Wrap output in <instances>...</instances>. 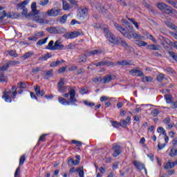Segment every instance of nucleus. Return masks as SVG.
<instances>
[{
    "label": "nucleus",
    "instance_id": "49",
    "mask_svg": "<svg viewBox=\"0 0 177 177\" xmlns=\"http://www.w3.org/2000/svg\"><path fill=\"white\" fill-rule=\"evenodd\" d=\"M68 1L70 2V3H71V5H73V6H74L76 8H78V1L75 0H68Z\"/></svg>",
    "mask_w": 177,
    "mask_h": 177
},
{
    "label": "nucleus",
    "instance_id": "20",
    "mask_svg": "<svg viewBox=\"0 0 177 177\" xmlns=\"http://www.w3.org/2000/svg\"><path fill=\"white\" fill-rule=\"evenodd\" d=\"M118 64L119 66H131V61H127V60H122V61H118Z\"/></svg>",
    "mask_w": 177,
    "mask_h": 177
},
{
    "label": "nucleus",
    "instance_id": "10",
    "mask_svg": "<svg viewBox=\"0 0 177 177\" xmlns=\"http://www.w3.org/2000/svg\"><path fill=\"white\" fill-rule=\"evenodd\" d=\"M110 81H113V76L111 75H106L104 78H101L100 80V84H106L107 82H110Z\"/></svg>",
    "mask_w": 177,
    "mask_h": 177
},
{
    "label": "nucleus",
    "instance_id": "39",
    "mask_svg": "<svg viewBox=\"0 0 177 177\" xmlns=\"http://www.w3.org/2000/svg\"><path fill=\"white\" fill-rule=\"evenodd\" d=\"M53 75V70H50L46 72V75H44L45 80H48L47 77H52Z\"/></svg>",
    "mask_w": 177,
    "mask_h": 177
},
{
    "label": "nucleus",
    "instance_id": "31",
    "mask_svg": "<svg viewBox=\"0 0 177 177\" xmlns=\"http://www.w3.org/2000/svg\"><path fill=\"white\" fill-rule=\"evenodd\" d=\"M71 142L73 145H76V146H77V147H79L78 150H81V146H82V142L75 140H72Z\"/></svg>",
    "mask_w": 177,
    "mask_h": 177
},
{
    "label": "nucleus",
    "instance_id": "5",
    "mask_svg": "<svg viewBox=\"0 0 177 177\" xmlns=\"http://www.w3.org/2000/svg\"><path fill=\"white\" fill-rule=\"evenodd\" d=\"M3 95H2V99H4L5 102H7L8 103H12V97H10V93L13 94V92H12V91H6V90H5L3 92Z\"/></svg>",
    "mask_w": 177,
    "mask_h": 177
},
{
    "label": "nucleus",
    "instance_id": "54",
    "mask_svg": "<svg viewBox=\"0 0 177 177\" xmlns=\"http://www.w3.org/2000/svg\"><path fill=\"white\" fill-rule=\"evenodd\" d=\"M6 17L8 19H15V13L14 12H8L6 15Z\"/></svg>",
    "mask_w": 177,
    "mask_h": 177
},
{
    "label": "nucleus",
    "instance_id": "55",
    "mask_svg": "<svg viewBox=\"0 0 177 177\" xmlns=\"http://www.w3.org/2000/svg\"><path fill=\"white\" fill-rule=\"evenodd\" d=\"M151 114L153 115V117H157V115L160 114V111H158V109H155L151 112Z\"/></svg>",
    "mask_w": 177,
    "mask_h": 177
},
{
    "label": "nucleus",
    "instance_id": "56",
    "mask_svg": "<svg viewBox=\"0 0 177 177\" xmlns=\"http://www.w3.org/2000/svg\"><path fill=\"white\" fill-rule=\"evenodd\" d=\"M10 56H12V57H17L18 55L16 53L15 50H11L9 51Z\"/></svg>",
    "mask_w": 177,
    "mask_h": 177
},
{
    "label": "nucleus",
    "instance_id": "60",
    "mask_svg": "<svg viewBox=\"0 0 177 177\" xmlns=\"http://www.w3.org/2000/svg\"><path fill=\"white\" fill-rule=\"evenodd\" d=\"M45 35L44 31H40L35 34V37H39L40 38H42Z\"/></svg>",
    "mask_w": 177,
    "mask_h": 177
},
{
    "label": "nucleus",
    "instance_id": "53",
    "mask_svg": "<svg viewBox=\"0 0 177 177\" xmlns=\"http://www.w3.org/2000/svg\"><path fill=\"white\" fill-rule=\"evenodd\" d=\"M84 103L85 106H88V107H93L95 106V102H89L87 100H84Z\"/></svg>",
    "mask_w": 177,
    "mask_h": 177
},
{
    "label": "nucleus",
    "instance_id": "34",
    "mask_svg": "<svg viewBox=\"0 0 177 177\" xmlns=\"http://www.w3.org/2000/svg\"><path fill=\"white\" fill-rule=\"evenodd\" d=\"M142 80L143 82H151L153 81V77L150 76H144Z\"/></svg>",
    "mask_w": 177,
    "mask_h": 177
},
{
    "label": "nucleus",
    "instance_id": "1",
    "mask_svg": "<svg viewBox=\"0 0 177 177\" xmlns=\"http://www.w3.org/2000/svg\"><path fill=\"white\" fill-rule=\"evenodd\" d=\"M104 34L111 44L118 46L121 44L124 49H129V45H128L126 41L122 40L120 37H115L107 28H104Z\"/></svg>",
    "mask_w": 177,
    "mask_h": 177
},
{
    "label": "nucleus",
    "instance_id": "3",
    "mask_svg": "<svg viewBox=\"0 0 177 177\" xmlns=\"http://www.w3.org/2000/svg\"><path fill=\"white\" fill-rule=\"evenodd\" d=\"M122 23H124L126 26V28L124 29V32H122V34L123 36L125 37V38H127V39H132V35L131 32L133 31V27L131 25V24L128 21H125L122 19Z\"/></svg>",
    "mask_w": 177,
    "mask_h": 177
},
{
    "label": "nucleus",
    "instance_id": "18",
    "mask_svg": "<svg viewBox=\"0 0 177 177\" xmlns=\"http://www.w3.org/2000/svg\"><path fill=\"white\" fill-rule=\"evenodd\" d=\"M163 12L164 13H166V15H171V13H175L176 10L169 7V6H167Z\"/></svg>",
    "mask_w": 177,
    "mask_h": 177
},
{
    "label": "nucleus",
    "instance_id": "38",
    "mask_svg": "<svg viewBox=\"0 0 177 177\" xmlns=\"http://www.w3.org/2000/svg\"><path fill=\"white\" fill-rule=\"evenodd\" d=\"M76 172H79L80 177H84V167H79L76 169Z\"/></svg>",
    "mask_w": 177,
    "mask_h": 177
},
{
    "label": "nucleus",
    "instance_id": "15",
    "mask_svg": "<svg viewBox=\"0 0 177 177\" xmlns=\"http://www.w3.org/2000/svg\"><path fill=\"white\" fill-rule=\"evenodd\" d=\"M29 3H30V0H24V1L19 3H17V6L18 9H24L26 8V6L28 5Z\"/></svg>",
    "mask_w": 177,
    "mask_h": 177
},
{
    "label": "nucleus",
    "instance_id": "33",
    "mask_svg": "<svg viewBox=\"0 0 177 177\" xmlns=\"http://www.w3.org/2000/svg\"><path fill=\"white\" fill-rule=\"evenodd\" d=\"M50 57H52V54H50V53H47V54H46V55H43L42 57H40L39 58V60H46L47 59H49V58H50Z\"/></svg>",
    "mask_w": 177,
    "mask_h": 177
},
{
    "label": "nucleus",
    "instance_id": "44",
    "mask_svg": "<svg viewBox=\"0 0 177 177\" xmlns=\"http://www.w3.org/2000/svg\"><path fill=\"white\" fill-rule=\"evenodd\" d=\"M7 64L8 65V67H10V66H16V64H20V62L19 61H9Z\"/></svg>",
    "mask_w": 177,
    "mask_h": 177
},
{
    "label": "nucleus",
    "instance_id": "30",
    "mask_svg": "<svg viewBox=\"0 0 177 177\" xmlns=\"http://www.w3.org/2000/svg\"><path fill=\"white\" fill-rule=\"evenodd\" d=\"M87 10H85V9H82L80 11V17H82V19H85V17H86L87 16Z\"/></svg>",
    "mask_w": 177,
    "mask_h": 177
},
{
    "label": "nucleus",
    "instance_id": "25",
    "mask_svg": "<svg viewBox=\"0 0 177 177\" xmlns=\"http://www.w3.org/2000/svg\"><path fill=\"white\" fill-rule=\"evenodd\" d=\"M167 6L168 5L161 2H159L157 4V7L158 8V9H160V10H162V12L165 10Z\"/></svg>",
    "mask_w": 177,
    "mask_h": 177
},
{
    "label": "nucleus",
    "instance_id": "14",
    "mask_svg": "<svg viewBox=\"0 0 177 177\" xmlns=\"http://www.w3.org/2000/svg\"><path fill=\"white\" fill-rule=\"evenodd\" d=\"M133 164L136 167V168H137V169H139L140 171H142V169H145V165L141 162L134 160L133 162Z\"/></svg>",
    "mask_w": 177,
    "mask_h": 177
},
{
    "label": "nucleus",
    "instance_id": "22",
    "mask_svg": "<svg viewBox=\"0 0 177 177\" xmlns=\"http://www.w3.org/2000/svg\"><path fill=\"white\" fill-rule=\"evenodd\" d=\"M114 26L115 27V28L118 29V31H120V32H121V34H122V32H124V31H125V28H122V26L118 24H117V22H114L113 23Z\"/></svg>",
    "mask_w": 177,
    "mask_h": 177
},
{
    "label": "nucleus",
    "instance_id": "27",
    "mask_svg": "<svg viewBox=\"0 0 177 177\" xmlns=\"http://www.w3.org/2000/svg\"><path fill=\"white\" fill-rule=\"evenodd\" d=\"M48 41V37L45 38V39H39L36 45L39 46H42V45H44V44H46V41Z\"/></svg>",
    "mask_w": 177,
    "mask_h": 177
},
{
    "label": "nucleus",
    "instance_id": "41",
    "mask_svg": "<svg viewBox=\"0 0 177 177\" xmlns=\"http://www.w3.org/2000/svg\"><path fill=\"white\" fill-rule=\"evenodd\" d=\"M8 77L5 76L3 73H0V82H6Z\"/></svg>",
    "mask_w": 177,
    "mask_h": 177
},
{
    "label": "nucleus",
    "instance_id": "32",
    "mask_svg": "<svg viewBox=\"0 0 177 177\" xmlns=\"http://www.w3.org/2000/svg\"><path fill=\"white\" fill-rule=\"evenodd\" d=\"M59 21L61 24H66V21H67V15H64L59 18Z\"/></svg>",
    "mask_w": 177,
    "mask_h": 177
},
{
    "label": "nucleus",
    "instance_id": "8",
    "mask_svg": "<svg viewBox=\"0 0 177 177\" xmlns=\"http://www.w3.org/2000/svg\"><path fill=\"white\" fill-rule=\"evenodd\" d=\"M64 45L62 44V40L58 39L54 44V50H63Z\"/></svg>",
    "mask_w": 177,
    "mask_h": 177
},
{
    "label": "nucleus",
    "instance_id": "52",
    "mask_svg": "<svg viewBox=\"0 0 177 177\" xmlns=\"http://www.w3.org/2000/svg\"><path fill=\"white\" fill-rule=\"evenodd\" d=\"M48 136V134H42L39 138V140H38V142H37V145H39V142H44L45 138Z\"/></svg>",
    "mask_w": 177,
    "mask_h": 177
},
{
    "label": "nucleus",
    "instance_id": "12",
    "mask_svg": "<svg viewBox=\"0 0 177 177\" xmlns=\"http://www.w3.org/2000/svg\"><path fill=\"white\" fill-rule=\"evenodd\" d=\"M100 53H103V50H91L87 51L86 53V55L87 56H95V55H100Z\"/></svg>",
    "mask_w": 177,
    "mask_h": 177
},
{
    "label": "nucleus",
    "instance_id": "42",
    "mask_svg": "<svg viewBox=\"0 0 177 177\" xmlns=\"http://www.w3.org/2000/svg\"><path fill=\"white\" fill-rule=\"evenodd\" d=\"M165 98L167 103H172V95L167 94L165 95Z\"/></svg>",
    "mask_w": 177,
    "mask_h": 177
},
{
    "label": "nucleus",
    "instance_id": "47",
    "mask_svg": "<svg viewBox=\"0 0 177 177\" xmlns=\"http://www.w3.org/2000/svg\"><path fill=\"white\" fill-rule=\"evenodd\" d=\"M5 17H6V11L3 10L0 12V20L2 21Z\"/></svg>",
    "mask_w": 177,
    "mask_h": 177
},
{
    "label": "nucleus",
    "instance_id": "63",
    "mask_svg": "<svg viewBox=\"0 0 177 177\" xmlns=\"http://www.w3.org/2000/svg\"><path fill=\"white\" fill-rule=\"evenodd\" d=\"M64 38H66L67 39H73L71 37V33L66 32L63 35Z\"/></svg>",
    "mask_w": 177,
    "mask_h": 177
},
{
    "label": "nucleus",
    "instance_id": "6",
    "mask_svg": "<svg viewBox=\"0 0 177 177\" xmlns=\"http://www.w3.org/2000/svg\"><path fill=\"white\" fill-rule=\"evenodd\" d=\"M32 10L29 12L28 16H37L39 14V10H37V3L33 2L31 4Z\"/></svg>",
    "mask_w": 177,
    "mask_h": 177
},
{
    "label": "nucleus",
    "instance_id": "16",
    "mask_svg": "<svg viewBox=\"0 0 177 177\" xmlns=\"http://www.w3.org/2000/svg\"><path fill=\"white\" fill-rule=\"evenodd\" d=\"M147 49H150V50H160L161 49V46L157 44L148 45Z\"/></svg>",
    "mask_w": 177,
    "mask_h": 177
},
{
    "label": "nucleus",
    "instance_id": "58",
    "mask_svg": "<svg viewBox=\"0 0 177 177\" xmlns=\"http://www.w3.org/2000/svg\"><path fill=\"white\" fill-rule=\"evenodd\" d=\"M64 86V78H62L57 84V88Z\"/></svg>",
    "mask_w": 177,
    "mask_h": 177
},
{
    "label": "nucleus",
    "instance_id": "45",
    "mask_svg": "<svg viewBox=\"0 0 177 177\" xmlns=\"http://www.w3.org/2000/svg\"><path fill=\"white\" fill-rule=\"evenodd\" d=\"M24 161H26V155H22L19 158V167L24 164Z\"/></svg>",
    "mask_w": 177,
    "mask_h": 177
},
{
    "label": "nucleus",
    "instance_id": "61",
    "mask_svg": "<svg viewBox=\"0 0 177 177\" xmlns=\"http://www.w3.org/2000/svg\"><path fill=\"white\" fill-rule=\"evenodd\" d=\"M166 71L169 73V74H174V73H175V70L171 67L166 68Z\"/></svg>",
    "mask_w": 177,
    "mask_h": 177
},
{
    "label": "nucleus",
    "instance_id": "19",
    "mask_svg": "<svg viewBox=\"0 0 177 177\" xmlns=\"http://www.w3.org/2000/svg\"><path fill=\"white\" fill-rule=\"evenodd\" d=\"M46 49L55 50V41L53 40L50 41L48 44L46 46Z\"/></svg>",
    "mask_w": 177,
    "mask_h": 177
},
{
    "label": "nucleus",
    "instance_id": "17",
    "mask_svg": "<svg viewBox=\"0 0 177 177\" xmlns=\"http://www.w3.org/2000/svg\"><path fill=\"white\" fill-rule=\"evenodd\" d=\"M72 8L73 6H71L70 3H67V1L64 0L62 1V8L64 10H70Z\"/></svg>",
    "mask_w": 177,
    "mask_h": 177
},
{
    "label": "nucleus",
    "instance_id": "7",
    "mask_svg": "<svg viewBox=\"0 0 177 177\" xmlns=\"http://www.w3.org/2000/svg\"><path fill=\"white\" fill-rule=\"evenodd\" d=\"M130 74L132 75H136L137 77H145L143 71L138 70V68H133L129 71Z\"/></svg>",
    "mask_w": 177,
    "mask_h": 177
},
{
    "label": "nucleus",
    "instance_id": "13",
    "mask_svg": "<svg viewBox=\"0 0 177 177\" xmlns=\"http://www.w3.org/2000/svg\"><path fill=\"white\" fill-rule=\"evenodd\" d=\"M88 55L85 53L81 54L77 57V63H86L88 59Z\"/></svg>",
    "mask_w": 177,
    "mask_h": 177
},
{
    "label": "nucleus",
    "instance_id": "21",
    "mask_svg": "<svg viewBox=\"0 0 177 177\" xmlns=\"http://www.w3.org/2000/svg\"><path fill=\"white\" fill-rule=\"evenodd\" d=\"M131 38H134V39H143V36L138 33H135L134 30H133V32H131Z\"/></svg>",
    "mask_w": 177,
    "mask_h": 177
},
{
    "label": "nucleus",
    "instance_id": "50",
    "mask_svg": "<svg viewBox=\"0 0 177 177\" xmlns=\"http://www.w3.org/2000/svg\"><path fill=\"white\" fill-rule=\"evenodd\" d=\"M18 85L21 89H26V88H27V85L24 82H20L18 83Z\"/></svg>",
    "mask_w": 177,
    "mask_h": 177
},
{
    "label": "nucleus",
    "instance_id": "28",
    "mask_svg": "<svg viewBox=\"0 0 177 177\" xmlns=\"http://www.w3.org/2000/svg\"><path fill=\"white\" fill-rule=\"evenodd\" d=\"M34 21H36V23H39V24H44V19H39V16H35L33 17Z\"/></svg>",
    "mask_w": 177,
    "mask_h": 177
},
{
    "label": "nucleus",
    "instance_id": "51",
    "mask_svg": "<svg viewBox=\"0 0 177 177\" xmlns=\"http://www.w3.org/2000/svg\"><path fill=\"white\" fill-rule=\"evenodd\" d=\"M66 32V29L64 28H57L56 34H64Z\"/></svg>",
    "mask_w": 177,
    "mask_h": 177
},
{
    "label": "nucleus",
    "instance_id": "26",
    "mask_svg": "<svg viewBox=\"0 0 177 177\" xmlns=\"http://www.w3.org/2000/svg\"><path fill=\"white\" fill-rule=\"evenodd\" d=\"M175 167L174 162H167L165 165V169H171V168H174Z\"/></svg>",
    "mask_w": 177,
    "mask_h": 177
},
{
    "label": "nucleus",
    "instance_id": "40",
    "mask_svg": "<svg viewBox=\"0 0 177 177\" xmlns=\"http://www.w3.org/2000/svg\"><path fill=\"white\" fill-rule=\"evenodd\" d=\"M57 28L56 27H50V28L47 29V31L50 32V34H56Z\"/></svg>",
    "mask_w": 177,
    "mask_h": 177
},
{
    "label": "nucleus",
    "instance_id": "62",
    "mask_svg": "<svg viewBox=\"0 0 177 177\" xmlns=\"http://www.w3.org/2000/svg\"><path fill=\"white\" fill-rule=\"evenodd\" d=\"M164 77H165V75L162 74V73H160L159 74L158 76H157V80L158 81H162L164 80Z\"/></svg>",
    "mask_w": 177,
    "mask_h": 177
},
{
    "label": "nucleus",
    "instance_id": "29",
    "mask_svg": "<svg viewBox=\"0 0 177 177\" xmlns=\"http://www.w3.org/2000/svg\"><path fill=\"white\" fill-rule=\"evenodd\" d=\"M34 53H32V52H28L26 53H25L22 57L24 59V60H27V59H30V57H31L32 56H33Z\"/></svg>",
    "mask_w": 177,
    "mask_h": 177
},
{
    "label": "nucleus",
    "instance_id": "43",
    "mask_svg": "<svg viewBox=\"0 0 177 177\" xmlns=\"http://www.w3.org/2000/svg\"><path fill=\"white\" fill-rule=\"evenodd\" d=\"M71 35L72 39L77 38V37H78L79 35H81V32H80L79 31H73L71 32Z\"/></svg>",
    "mask_w": 177,
    "mask_h": 177
},
{
    "label": "nucleus",
    "instance_id": "46",
    "mask_svg": "<svg viewBox=\"0 0 177 177\" xmlns=\"http://www.w3.org/2000/svg\"><path fill=\"white\" fill-rule=\"evenodd\" d=\"M35 92L36 93L37 96H39V93H41V87L38 85L35 86Z\"/></svg>",
    "mask_w": 177,
    "mask_h": 177
},
{
    "label": "nucleus",
    "instance_id": "48",
    "mask_svg": "<svg viewBox=\"0 0 177 177\" xmlns=\"http://www.w3.org/2000/svg\"><path fill=\"white\" fill-rule=\"evenodd\" d=\"M49 0H40L39 5L41 6H46V5H48Z\"/></svg>",
    "mask_w": 177,
    "mask_h": 177
},
{
    "label": "nucleus",
    "instance_id": "35",
    "mask_svg": "<svg viewBox=\"0 0 177 177\" xmlns=\"http://www.w3.org/2000/svg\"><path fill=\"white\" fill-rule=\"evenodd\" d=\"M136 45H138V46H147V43L142 40H136Z\"/></svg>",
    "mask_w": 177,
    "mask_h": 177
},
{
    "label": "nucleus",
    "instance_id": "57",
    "mask_svg": "<svg viewBox=\"0 0 177 177\" xmlns=\"http://www.w3.org/2000/svg\"><path fill=\"white\" fill-rule=\"evenodd\" d=\"M8 68H9V65L7 63L4 66L0 67V71H6V70H8Z\"/></svg>",
    "mask_w": 177,
    "mask_h": 177
},
{
    "label": "nucleus",
    "instance_id": "4",
    "mask_svg": "<svg viewBox=\"0 0 177 177\" xmlns=\"http://www.w3.org/2000/svg\"><path fill=\"white\" fill-rule=\"evenodd\" d=\"M60 9H57L56 8H53L50 10L47 11V16L50 17H56L57 16H62V12Z\"/></svg>",
    "mask_w": 177,
    "mask_h": 177
},
{
    "label": "nucleus",
    "instance_id": "37",
    "mask_svg": "<svg viewBox=\"0 0 177 177\" xmlns=\"http://www.w3.org/2000/svg\"><path fill=\"white\" fill-rule=\"evenodd\" d=\"M100 66H113V62H111L101 61V62H100Z\"/></svg>",
    "mask_w": 177,
    "mask_h": 177
},
{
    "label": "nucleus",
    "instance_id": "64",
    "mask_svg": "<svg viewBox=\"0 0 177 177\" xmlns=\"http://www.w3.org/2000/svg\"><path fill=\"white\" fill-rule=\"evenodd\" d=\"M57 88L58 91L60 92L61 93H64V91H66V88L64 87V86L57 87Z\"/></svg>",
    "mask_w": 177,
    "mask_h": 177
},
{
    "label": "nucleus",
    "instance_id": "59",
    "mask_svg": "<svg viewBox=\"0 0 177 177\" xmlns=\"http://www.w3.org/2000/svg\"><path fill=\"white\" fill-rule=\"evenodd\" d=\"M15 177H20V166H19L15 173Z\"/></svg>",
    "mask_w": 177,
    "mask_h": 177
},
{
    "label": "nucleus",
    "instance_id": "23",
    "mask_svg": "<svg viewBox=\"0 0 177 177\" xmlns=\"http://www.w3.org/2000/svg\"><path fill=\"white\" fill-rule=\"evenodd\" d=\"M62 63H64V60L62 59L60 61L57 60L56 62H53L50 64V67H57V66H59V64H62Z\"/></svg>",
    "mask_w": 177,
    "mask_h": 177
},
{
    "label": "nucleus",
    "instance_id": "36",
    "mask_svg": "<svg viewBox=\"0 0 177 177\" xmlns=\"http://www.w3.org/2000/svg\"><path fill=\"white\" fill-rule=\"evenodd\" d=\"M111 123L112 124V126L114 128H120V127H121V123L120 122H118L117 121H114V120H111Z\"/></svg>",
    "mask_w": 177,
    "mask_h": 177
},
{
    "label": "nucleus",
    "instance_id": "24",
    "mask_svg": "<svg viewBox=\"0 0 177 177\" xmlns=\"http://www.w3.org/2000/svg\"><path fill=\"white\" fill-rule=\"evenodd\" d=\"M165 24L167 26V27H169L170 28H172L173 30H176L177 27L175 26V24H172L169 21H164Z\"/></svg>",
    "mask_w": 177,
    "mask_h": 177
},
{
    "label": "nucleus",
    "instance_id": "2",
    "mask_svg": "<svg viewBox=\"0 0 177 177\" xmlns=\"http://www.w3.org/2000/svg\"><path fill=\"white\" fill-rule=\"evenodd\" d=\"M70 97L67 100L66 98H63L62 97H58V101L61 104H64V106H70V104H73V106H77V98H75V90L74 88H71L68 93L64 94V97Z\"/></svg>",
    "mask_w": 177,
    "mask_h": 177
},
{
    "label": "nucleus",
    "instance_id": "11",
    "mask_svg": "<svg viewBox=\"0 0 177 177\" xmlns=\"http://www.w3.org/2000/svg\"><path fill=\"white\" fill-rule=\"evenodd\" d=\"M129 122H131V116H127L126 120H120V127H122V128H127Z\"/></svg>",
    "mask_w": 177,
    "mask_h": 177
},
{
    "label": "nucleus",
    "instance_id": "9",
    "mask_svg": "<svg viewBox=\"0 0 177 177\" xmlns=\"http://www.w3.org/2000/svg\"><path fill=\"white\" fill-rule=\"evenodd\" d=\"M112 149L114 150L113 157H118L121 154V146L117 145H113Z\"/></svg>",
    "mask_w": 177,
    "mask_h": 177
}]
</instances>
